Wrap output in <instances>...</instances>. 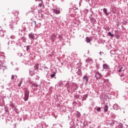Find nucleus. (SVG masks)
Here are the masks:
<instances>
[{
	"label": "nucleus",
	"instance_id": "1",
	"mask_svg": "<svg viewBox=\"0 0 128 128\" xmlns=\"http://www.w3.org/2000/svg\"><path fill=\"white\" fill-rule=\"evenodd\" d=\"M36 34L31 32L28 34V38L30 40H34V38H36Z\"/></svg>",
	"mask_w": 128,
	"mask_h": 128
},
{
	"label": "nucleus",
	"instance_id": "2",
	"mask_svg": "<svg viewBox=\"0 0 128 128\" xmlns=\"http://www.w3.org/2000/svg\"><path fill=\"white\" fill-rule=\"evenodd\" d=\"M95 78H96V80H98L102 78V74L100 73V72H96Z\"/></svg>",
	"mask_w": 128,
	"mask_h": 128
},
{
	"label": "nucleus",
	"instance_id": "3",
	"mask_svg": "<svg viewBox=\"0 0 128 128\" xmlns=\"http://www.w3.org/2000/svg\"><path fill=\"white\" fill-rule=\"evenodd\" d=\"M29 96H30V92L28 91H26L24 92V102H26V100H28Z\"/></svg>",
	"mask_w": 128,
	"mask_h": 128
},
{
	"label": "nucleus",
	"instance_id": "4",
	"mask_svg": "<svg viewBox=\"0 0 128 128\" xmlns=\"http://www.w3.org/2000/svg\"><path fill=\"white\" fill-rule=\"evenodd\" d=\"M82 80H83V82H85V84L86 85L88 84V76H84L82 78Z\"/></svg>",
	"mask_w": 128,
	"mask_h": 128
},
{
	"label": "nucleus",
	"instance_id": "5",
	"mask_svg": "<svg viewBox=\"0 0 128 128\" xmlns=\"http://www.w3.org/2000/svg\"><path fill=\"white\" fill-rule=\"evenodd\" d=\"M34 72H34V70H38V68H40V64H35L34 66Z\"/></svg>",
	"mask_w": 128,
	"mask_h": 128
},
{
	"label": "nucleus",
	"instance_id": "6",
	"mask_svg": "<svg viewBox=\"0 0 128 128\" xmlns=\"http://www.w3.org/2000/svg\"><path fill=\"white\" fill-rule=\"evenodd\" d=\"M56 74V69L54 68L52 73L50 75V76L52 78H54Z\"/></svg>",
	"mask_w": 128,
	"mask_h": 128
},
{
	"label": "nucleus",
	"instance_id": "7",
	"mask_svg": "<svg viewBox=\"0 0 128 128\" xmlns=\"http://www.w3.org/2000/svg\"><path fill=\"white\" fill-rule=\"evenodd\" d=\"M120 106L116 104H114L113 106V108L114 110H120Z\"/></svg>",
	"mask_w": 128,
	"mask_h": 128
},
{
	"label": "nucleus",
	"instance_id": "8",
	"mask_svg": "<svg viewBox=\"0 0 128 128\" xmlns=\"http://www.w3.org/2000/svg\"><path fill=\"white\" fill-rule=\"evenodd\" d=\"M44 68L45 72H46V74H45V76H46V78H48V70H50V69L48 68L46 66H44Z\"/></svg>",
	"mask_w": 128,
	"mask_h": 128
},
{
	"label": "nucleus",
	"instance_id": "9",
	"mask_svg": "<svg viewBox=\"0 0 128 128\" xmlns=\"http://www.w3.org/2000/svg\"><path fill=\"white\" fill-rule=\"evenodd\" d=\"M54 14H58L60 12V10L58 9H52Z\"/></svg>",
	"mask_w": 128,
	"mask_h": 128
},
{
	"label": "nucleus",
	"instance_id": "10",
	"mask_svg": "<svg viewBox=\"0 0 128 128\" xmlns=\"http://www.w3.org/2000/svg\"><path fill=\"white\" fill-rule=\"evenodd\" d=\"M90 20L92 24H96V20L94 18H90Z\"/></svg>",
	"mask_w": 128,
	"mask_h": 128
},
{
	"label": "nucleus",
	"instance_id": "11",
	"mask_svg": "<svg viewBox=\"0 0 128 128\" xmlns=\"http://www.w3.org/2000/svg\"><path fill=\"white\" fill-rule=\"evenodd\" d=\"M19 18H18V17L16 16H14V18L12 20V22H17L18 20H19Z\"/></svg>",
	"mask_w": 128,
	"mask_h": 128
},
{
	"label": "nucleus",
	"instance_id": "12",
	"mask_svg": "<svg viewBox=\"0 0 128 128\" xmlns=\"http://www.w3.org/2000/svg\"><path fill=\"white\" fill-rule=\"evenodd\" d=\"M51 38H52V40L53 42H54V40H56V35L54 34H52L51 35Z\"/></svg>",
	"mask_w": 128,
	"mask_h": 128
},
{
	"label": "nucleus",
	"instance_id": "13",
	"mask_svg": "<svg viewBox=\"0 0 128 128\" xmlns=\"http://www.w3.org/2000/svg\"><path fill=\"white\" fill-rule=\"evenodd\" d=\"M6 70H8V67L4 66H1L0 67V70H2V72H4Z\"/></svg>",
	"mask_w": 128,
	"mask_h": 128
},
{
	"label": "nucleus",
	"instance_id": "14",
	"mask_svg": "<svg viewBox=\"0 0 128 128\" xmlns=\"http://www.w3.org/2000/svg\"><path fill=\"white\" fill-rule=\"evenodd\" d=\"M126 70V68H124L123 66H120L119 70H118V72H124Z\"/></svg>",
	"mask_w": 128,
	"mask_h": 128
},
{
	"label": "nucleus",
	"instance_id": "15",
	"mask_svg": "<svg viewBox=\"0 0 128 128\" xmlns=\"http://www.w3.org/2000/svg\"><path fill=\"white\" fill-rule=\"evenodd\" d=\"M108 106L107 104H106L104 106V112H108Z\"/></svg>",
	"mask_w": 128,
	"mask_h": 128
},
{
	"label": "nucleus",
	"instance_id": "16",
	"mask_svg": "<svg viewBox=\"0 0 128 128\" xmlns=\"http://www.w3.org/2000/svg\"><path fill=\"white\" fill-rule=\"evenodd\" d=\"M103 68H104L105 70H110V66L108 64H104Z\"/></svg>",
	"mask_w": 128,
	"mask_h": 128
},
{
	"label": "nucleus",
	"instance_id": "17",
	"mask_svg": "<svg viewBox=\"0 0 128 128\" xmlns=\"http://www.w3.org/2000/svg\"><path fill=\"white\" fill-rule=\"evenodd\" d=\"M10 44H12V46H18V43L14 41H11Z\"/></svg>",
	"mask_w": 128,
	"mask_h": 128
},
{
	"label": "nucleus",
	"instance_id": "18",
	"mask_svg": "<svg viewBox=\"0 0 128 128\" xmlns=\"http://www.w3.org/2000/svg\"><path fill=\"white\" fill-rule=\"evenodd\" d=\"M103 12L107 16L110 14V13L108 12V10L106 8L103 9Z\"/></svg>",
	"mask_w": 128,
	"mask_h": 128
},
{
	"label": "nucleus",
	"instance_id": "19",
	"mask_svg": "<svg viewBox=\"0 0 128 128\" xmlns=\"http://www.w3.org/2000/svg\"><path fill=\"white\" fill-rule=\"evenodd\" d=\"M29 74L30 76H34V72L30 70H29Z\"/></svg>",
	"mask_w": 128,
	"mask_h": 128
},
{
	"label": "nucleus",
	"instance_id": "20",
	"mask_svg": "<svg viewBox=\"0 0 128 128\" xmlns=\"http://www.w3.org/2000/svg\"><path fill=\"white\" fill-rule=\"evenodd\" d=\"M32 48L31 46H27L26 47V52H30V50Z\"/></svg>",
	"mask_w": 128,
	"mask_h": 128
},
{
	"label": "nucleus",
	"instance_id": "21",
	"mask_svg": "<svg viewBox=\"0 0 128 128\" xmlns=\"http://www.w3.org/2000/svg\"><path fill=\"white\" fill-rule=\"evenodd\" d=\"M86 62H88L89 64H92V60L90 58H88V59H86Z\"/></svg>",
	"mask_w": 128,
	"mask_h": 128
},
{
	"label": "nucleus",
	"instance_id": "22",
	"mask_svg": "<svg viewBox=\"0 0 128 128\" xmlns=\"http://www.w3.org/2000/svg\"><path fill=\"white\" fill-rule=\"evenodd\" d=\"M87 98H88V94L83 95L82 100H86Z\"/></svg>",
	"mask_w": 128,
	"mask_h": 128
},
{
	"label": "nucleus",
	"instance_id": "23",
	"mask_svg": "<svg viewBox=\"0 0 128 128\" xmlns=\"http://www.w3.org/2000/svg\"><path fill=\"white\" fill-rule=\"evenodd\" d=\"M77 74L78 76H82V70L80 69H78L77 71Z\"/></svg>",
	"mask_w": 128,
	"mask_h": 128
},
{
	"label": "nucleus",
	"instance_id": "24",
	"mask_svg": "<svg viewBox=\"0 0 128 128\" xmlns=\"http://www.w3.org/2000/svg\"><path fill=\"white\" fill-rule=\"evenodd\" d=\"M38 6H39V8H44V2H40L38 4Z\"/></svg>",
	"mask_w": 128,
	"mask_h": 128
},
{
	"label": "nucleus",
	"instance_id": "25",
	"mask_svg": "<svg viewBox=\"0 0 128 128\" xmlns=\"http://www.w3.org/2000/svg\"><path fill=\"white\" fill-rule=\"evenodd\" d=\"M86 42H88V44L90 42V39L88 37L86 38Z\"/></svg>",
	"mask_w": 128,
	"mask_h": 128
},
{
	"label": "nucleus",
	"instance_id": "26",
	"mask_svg": "<svg viewBox=\"0 0 128 128\" xmlns=\"http://www.w3.org/2000/svg\"><path fill=\"white\" fill-rule=\"evenodd\" d=\"M38 18H44V14L42 13H40L38 14Z\"/></svg>",
	"mask_w": 128,
	"mask_h": 128
},
{
	"label": "nucleus",
	"instance_id": "27",
	"mask_svg": "<svg viewBox=\"0 0 128 128\" xmlns=\"http://www.w3.org/2000/svg\"><path fill=\"white\" fill-rule=\"evenodd\" d=\"M76 118H80V112H78L76 114Z\"/></svg>",
	"mask_w": 128,
	"mask_h": 128
},
{
	"label": "nucleus",
	"instance_id": "28",
	"mask_svg": "<svg viewBox=\"0 0 128 128\" xmlns=\"http://www.w3.org/2000/svg\"><path fill=\"white\" fill-rule=\"evenodd\" d=\"M122 24H124V26H126V24H128V22L126 21V20H124Z\"/></svg>",
	"mask_w": 128,
	"mask_h": 128
},
{
	"label": "nucleus",
	"instance_id": "29",
	"mask_svg": "<svg viewBox=\"0 0 128 128\" xmlns=\"http://www.w3.org/2000/svg\"><path fill=\"white\" fill-rule=\"evenodd\" d=\"M104 100H110V96H108V95L106 94L104 96Z\"/></svg>",
	"mask_w": 128,
	"mask_h": 128
},
{
	"label": "nucleus",
	"instance_id": "30",
	"mask_svg": "<svg viewBox=\"0 0 128 128\" xmlns=\"http://www.w3.org/2000/svg\"><path fill=\"white\" fill-rule=\"evenodd\" d=\"M108 36H111V38H114V35L112 34L111 32H108Z\"/></svg>",
	"mask_w": 128,
	"mask_h": 128
},
{
	"label": "nucleus",
	"instance_id": "31",
	"mask_svg": "<svg viewBox=\"0 0 128 128\" xmlns=\"http://www.w3.org/2000/svg\"><path fill=\"white\" fill-rule=\"evenodd\" d=\"M112 117L113 118H116V114H114V113H112Z\"/></svg>",
	"mask_w": 128,
	"mask_h": 128
},
{
	"label": "nucleus",
	"instance_id": "32",
	"mask_svg": "<svg viewBox=\"0 0 128 128\" xmlns=\"http://www.w3.org/2000/svg\"><path fill=\"white\" fill-rule=\"evenodd\" d=\"M22 80H21L20 83L18 84V86L20 88V86H22Z\"/></svg>",
	"mask_w": 128,
	"mask_h": 128
},
{
	"label": "nucleus",
	"instance_id": "33",
	"mask_svg": "<svg viewBox=\"0 0 128 128\" xmlns=\"http://www.w3.org/2000/svg\"><path fill=\"white\" fill-rule=\"evenodd\" d=\"M58 86H60V88H62V82H60L58 84Z\"/></svg>",
	"mask_w": 128,
	"mask_h": 128
},
{
	"label": "nucleus",
	"instance_id": "34",
	"mask_svg": "<svg viewBox=\"0 0 128 128\" xmlns=\"http://www.w3.org/2000/svg\"><path fill=\"white\" fill-rule=\"evenodd\" d=\"M10 38H12V40H14L16 39V36H14V35H12L10 36Z\"/></svg>",
	"mask_w": 128,
	"mask_h": 128
},
{
	"label": "nucleus",
	"instance_id": "35",
	"mask_svg": "<svg viewBox=\"0 0 128 128\" xmlns=\"http://www.w3.org/2000/svg\"><path fill=\"white\" fill-rule=\"evenodd\" d=\"M74 98H76V99L78 98H80V95H78V94L74 95Z\"/></svg>",
	"mask_w": 128,
	"mask_h": 128
},
{
	"label": "nucleus",
	"instance_id": "36",
	"mask_svg": "<svg viewBox=\"0 0 128 128\" xmlns=\"http://www.w3.org/2000/svg\"><path fill=\"white\" fill-rule=\"evenodd\" d=\"M4 36V32H0V37Z\"/></svg>",
	"mask_w": 128,
	"mask_h": 128
},
{
	"label": "nucleus",
	"instance_id": "37",
	"mask_svg": "<svg viewBox=\"0 0 128 128\" xmlns=\"http://www.w3.org/2000/svg\"><path fill=\"white\" fill-rule=\"evenodd\" d=\"M32 86H36V88H38V85L36 83H33Z\"/></svg>",
	"mask_w": 128,
	"mask_h": 128
},
{
	"label": "nucleus",
	"instance_id": "38",
	"mask_svg": "<svg viewBox=\"0 0 128 128\" xmlns=\"http://www.w3.org/2000/svg\"><path fill=\"white\" fill-rule=\"evenodd\" d=\"M110 124V126H114V122L112 121Z\"/></svg>",
	"mask_w": 128,
	"mask_h": 128
},
{
	"label": "nucleus",
	"instance_id": "39",
	"mask_svg": "<svg viewBox=\"0 0 128 128\" xmlns=\"http://www.w3.org/2000/svg\"><path fill=\"white\" fill-rule=\"evenodd\" d=\"M102 108H100V107H98L96 109L97 112H100V110H101Z\"/></svg>",
	"mask_w": 128,
	"mask_h": 128
},
{
	"label": "nucleus",
	"instance_id": "40",
	"mask_svg": "<svg viewBox=\"0 0 128 128\" xmlns=\"http://www.w3.org/2000/svg\"><path fill=\"white\" fill-rule=\"evenodd\" d=\"M36 79L37 80H40V76H36Z\"/></svg>",
	"mask_w": 128,
	"mask_h": 128
},
{
	"label": "nucleus",
	"instance_id": "41",
	"mask_svg": "<svg viewBox=\"0 0 128 128\" xmlns=\"http://www.w3.org/2000/svg\"><path fill=\"white\" fill-rule=\"evenodd\" d=\"M10 106L12 108H14V104H11Z\"/></svg>",
	"mask_w": 128,
	"mask_h": 128
},
{
	"label": "nucleus",
	"instance_id": "42",
	"mask_svg": "<svg viewBox=\"0 0 128 128\" xmlns=\"http://www.w3.org/2000/svg\"><path fill=\"white\" fill-rule=\"evenodd\" d=\"M66 86L68 90V88H70V86H68V84H66Z\"/></svg>",
	"mask_w": 128,
	"mask_h": 128
},
{
	"label": "nucleus",
	"instance_id": "43",
	"mask_svg": "<svg viewBox=\"0 0 128 128\" xmlns=\"http://www.w3.org/2000/svg\"><path fill=\"white\" fill-rule=\"evenodd\" d=\"M114 32L115 34H118V30H115Z\"/></svg>",
	"mask_w": 128,
	"mask_h": 128
},
{
	"label": "nucleus",
	"instance_id": "44",
	"mask_svg": "<svg viewBox=\"0 0 128 128\" xmlns=\"http://www.w3.org/2000/svg\"><path fill=\"white\" fill-rule=\"evenodd\" d=\"M14 75L12 76V80H14Z\"/></svg>",
	"mask_w": 128,
	"mask_h": 128
},
{
	"label": "nucleus",
	"instance_id": "45",
	"mask_svg": "<svg viewBox=\"0 0 128 128\" xmlns=\"http://www.w3.org/2000/svg\"><path fill=\"white\" fill-rule=\"evenodd\" d=\"M90 12H92V14H94V11L92 10V8H90Z\"/></svg>",
	"mask_w": 128,
	"mask_h": 128
},
{
	"label": "nucleus",
	"instance_id": "46",
	"mask_svg": "<svg viewBox=\"0 0 128 128\" xmlns=\"http://www.w3.org/2000/svg\"><path fill=\"white\" fill-rule=\"evenodd\" d=\"M102 54H104L103 52H100V56H102Z\"/></svg>",
	"mask_w": 128,
	"mask_h": 128
},
{
	"label": "nucleus",
	"instance_id": "47",
	"mask_svg": "<svg viewBox=\"0 0 128 128\" xmlns=\"http://www.w3.org/2000/svg\"><path fill=\"white\" fill-rule=\"evenodd\" d=\"M58 126H61V128H62V126L60 124H58Z\"/></svg>",
	"mask_w": 128,
	"mask_h": 128
},
{
	"label": "nucleus",
	"instance_id": "48",
	"mask_svg": "<svg viewBox=\"0 0 128 128\" xmlns=\"http://www.w3.org/2000/svg\"><path fill=\"white\" fill-rule=\"evenodd\" d=\"M16 112L17 114H20V111L16 110Z\"/></svg>",
	"mask_w": 128,
	"mask_h": 128
},
{
	"label": "nucleus",
	"instance_id": "49",
	"mask_svg": "<svg viewBox=\"0 0 128 128\" xmlns=\"http://www.w3.org/2000/svg\"><path fill=\"white\" fill-rule=\"evenodd\" d=\"M36 74H38L40 72V70H36Z\"/></svg>",
	"mask_w": 128,
	"mask_h": 128
},
{
	"label": "nucleus",
	"instance_id": "50",
	"mask_svg": "<svg viewBox=\"0 0 128 128\" xmlns=\"http://www.w3.org/2000/svg\"><path fill=\"white\" fill-rule=\"evenodd\" d=\"M22 118H20L19 119V121H20V122H22Z\"/></svg>",
	"mask_w": 128,
	"mask_h": 128
},
{
	"label": "nucleus",
	"instance_id": "51",
	"mask_svg": "<svg viewBox=\"0 0 128 128\" xmlns=\"http://www.w3.org/2000/svg\"><path fill=\"white\" fill-rule=\"evenodd\" d=\"M124 74H120V76L121 78H122V76H124Z\"/></svg>",
	"mask_w": 128,
	"mask_h": 128
},
{
	"label": "nucleus",
	"instance_id": "52",
	"mask_svg": "<svg viewBox=\"0 0 128 128\" xmlns=\"http://www.w3.org/2000/svg\"><path fill=\"white\" fill-rule=\"evenodd\" d=\"M57 106L58 108H60V104H58Z\"/></svg>",
	"mask_w": 128,
	"mask_h": 128
},
{
	"label": "nucleus",
	"instance_id": "53",
	"mask_svg": "<svg viewBox=\"0 0 128 128\" xmlns=\"http://www.w3.org/2000/svg\"><path fill=\"white\" fill-rule=\"evenodd\" d=\"M16 16H18V11H16Z\"/></svg>",
	"mask_w": 128,
	"mask_h": 128
},
{
	"label": "nucleus",
	"instance_id": "54",
	"mask_svg": "<svg viewBox=\"0 0 128 128\" xmlns=\"http://www.w3.org/2000/svg\"><path fill=\"white\" fill-rule=\"evenodd\" d=\"M26 28H24V32H26Z\"/></svg>",
	"mask_w": 128,
	"mask_h": 128
},
{
	"label": "nucleus",
	"instance_id": "55",
	"mask_svg": "<svg viewBox=\"0 0 128 128\" xmlns=\"http://www.w3.org/2000/svg\"><path fill=\"white\" fill-rule=\"evenodd\" d=\"M34 24H36V22L34 21Z\"/></svg>",
	"mask_w": 128,
	"mask_h": 128
},
{
	"label": "nucleus",
	"instance_id": "56",
	"mask_svg": "<svg viewBox=\"0 0 128 128\" xmlns=\"http://www.w3.org/2000/svg\"><path fill=\"white\" fill-rule=\"evenodd\" d=\"M19 35H20H20H21V36H22V34H20V32H19Z\"/></svg>",
	"mask_w": 128,
	"mask_h": 128
},
{
	"label": "nucleus",
	"instance_id": "57",
	"mask_svg": "<svg viewBox=\"0 0 128 128\" xmlns=\"http://www.w3.org/2000/svg\"><path fill=\"white\" fill-rule=\"evenodd\" d=\"M90 54V50H88V54Z\"/></svg>",
	"mask_w": 128,
	"mask_h": 128
},
{
	"label": "nucleus",
	"instance_id": "58",
	"mask_svg": "<svg viewBox=\"0 0 128 128\" xmlns=\"http://www.w3.org/2000/svg\"><path fill=\"white\" fill-rule=\"evenodd\" d=\"M26 38H24V37H22V40H25Z\"/></svg>",
	"mask_w": 128,
	"mask_h": 128
},
{
	"label": "nucleus",
	"instance_id": "59",
	"mask_svg": "<svg viewBox=\"0 0 128 128\" xmlns=\"http://www.w3.org/2000/svg\"><path fill=\"white\" fill-rule=\"evenodd\" d=\"M8 112V110H6V112Z\"/></svg>",
	"mask_w": 128,
	"mask_h": 128
},
{
	"label": "nucleus",
	"instance_id": "60",
	"mask_svg": "<svg viewBox=\"0 0 128 128\" xmlns=\"http://www.w3.org/2000/svg\"><path fill=\"white\" fill-rule=\"evenodd\" d=\"M30 84H32V86L34 84V83H32V82H30Z\"/></svg>",
	"mask_w": 128,
	"mask_h": 128
},
{
	"label": "nucleus",
	"instance_id": "61",
	"mask_svg": "<svg viewBox=\"0 0 128 128\" xmlns=\"http://www.w3.org/2000/svg\"><path fill=\"white\" fill-rule=\"evenodd\" d=\"M124 0V2H126V0Z\"/></svg>",
	"mask_w": 128,
	"mask_h": 128
},
{
	"label": "nucleus",
	"instance_id": "62",
	"mask_svg": "<svg viewBox=\"0 0 128 128\" xmlns=\"http://www.w3.org/2000/svg\"><path fill=\"white\" fill-rule=\"evenodd\" d=\"M110 52L112 54V50H111Z\"/></svg>",
	"mask_w": 128,
	"mask_h": 128
},
{
	"label": "nucleus",
	"instance_id": "63",
	"mask_svg": "<svg viewBox=\"0 0 128 128\" xmlns=\"http://www.w3.org/2000/svg\"><path fill=\"white\" fill-rule=\"evenodd\" d=\"M120 26V24H117V26Z\"/></svg>",
	"mask_w": 128,
	"mask_h": 128
},
{
	"label": "nucleus",
	"instance_id": "64",
	"mask_svg": "<svg viewBox=\"0 0 128 128\" xmlns=\"http://www.w3.org/2000/svg\"><path fill=\"white\" fill-rule=\"evenodd\" d=\"M40 70H42V68H40Z\"/></svg>",
	"mask_w": 128,
	"mask_h": 128
}]
</instances>
